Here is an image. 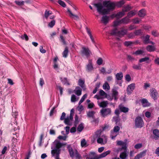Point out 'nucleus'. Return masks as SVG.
<instances>
[{"label": "nucleus", "mask_w": 159, "mask_h": 159, "mask_svg": "<svg viewBox=\"0 0 159 159\" xmlns=\"http://www.w3.org/2000/svg\"><path fill=\"white\" fill-rule=\"evenodd\" d=\"M93 5L96 7L98 11L100 14H107L110 11L113 10L115 7L116 5L114 2L110 1H105L101 3L94 4Z\"/></svg>", "instance_id": "nucleus-1"}, {"label": "nucleus", "mask_w": 159, "mask_h": 159, "mask_svg": "<svg viewBox=\"0 0 159 159\" xmlns=\"http://www.w3.org/2000/svg\"><path fill=\"white\" fill-rule=\"evenodd\" d=\"M66 143H61L58 140H56L52 143L51 148V154L52 157L55 156V159H61L59 157L60 148L65 146Z\"/></svg>", "instance_id": "nucleus-2"}, {"label": "nucleus", "mask_w": 159, "mask_h": 159, "mask_svg": "<svg viewBox=\"0 0 159 159\" xmlns=\"http://www.w3.org/2000/svg\"><path fill=\"white\" fill-rule=\"evenodd\" d=\"M102 132L101 130L97 131L93 135V137L95 139H97L98 143L104 144L107 142V138L105 135L102 134Z\"/></svg>", "instance_id": "nucleus-3"}, {"label": "nucleus", "mask_w": 159, "mask_h": 159, "mask_svg": "<svg viewBox=\"0 0 159 159\" xmlns=\"http://www.w3.org/2000/svg\"><path fill=\"white\" fill-rule=\"evenodd\" d=\"M131 9L129 6L125 7L122 10V11L117 13V14L114 13L110 16L112 18L116 17L117 18H119L122 17L125 14V13Z\"/></svg>", "instance_id": "nucleus-4"}, {"label": "nucleus", "mask_w": 159, "mask_h": 159, "mask_svg": "<svg viewBox=\"0 0 159 159\" xmlns=\"http://www.w3.org/2000/svg\"><path fill=\"white\" fill-rule=\"evenodd\" d=\"M68 149L70 155L71 157L72 158L75 157L76 159H81L80 155L79 154L76 149H73L70 147H68Z\"/></svg>", "instance_id": "nucleus-5"}, {"label": "nucleus", "mask_w": 159, "mask_h": 159, "mask_svg": "<svg viewBox=\"0 0 159 159\" xmlns=\"http://www.w3.org/2000/svg\"><path fill=\"white\" fill-rule=\"evenodd\" d=\"M150 95L151 98L154 100H157L159 97L157 91L154 88H152L150 89Z\"/></svg>", "instance_id": "nucleus-6"}, {"label": "nucleus", "mask_w": 159, "mask_h": 159, "mask_svg": "<svg viewBox=\"0 0 159 159\" xmlns=\"http://www.w3.org/2000/svg\"><path fill=\"white\" fill-rule=\"evenodd\" d=\"M135 125L136 127L141 128L144 125L143 119L140 117H137L135 120Z\"/></svg>", "instance_id": "nucleus-7"}, {"label": "nucleus", "mask_w": 159, "mask_h": 159, "mask_svg": "<svg viewBox=\"0 0 159 159\" xmlns=\"http://www.w3.org/2000/svg\"><path fill=\"white\" fill-rule=\"evenodd\" d=\"M111 111L110 109L107 108L102 109L100 111L101 115L103 117H105L111 114Z\"/></svg>", "instance_id": "nucleus-8"}, {"label": "nucleus", "mask_w": 159, "mask_h": 159, "mask_svg": "<svg viewBox=\"0 0 159 159\" xmlns=\"http://www.w3.org/2000/svg\"><path fill=\"white\" fill-rule=\"evenodd\" d=\"M127 147H123V149L124 151L120 153V157L121 159H126L128 155L129 152L127 151Z\"/></svg>", "instance_id": "nucleus-9"}, {"label": "nucleus", "mask_w": 159, "mask_h": 159, "mask_svg": "<svg viewBox=\"0 0 159 159\" xmlns=\"http://www.w3.org/2000/svg\"><path fill=\"white\" fill-rule=\"evenodd\" d=\"M90 53L91 52L88 48L85 47L82 48L81 54L82 56H85L88 57L90 56Z\"/></svg>", "instance_id": "nucleus-10"}, {"label": "nucleus", "mask_w": 159, "mask_h": 159, "mask_svg": "<svg viewBox=\"0 0 159 159\" xmlns=\"http://www.w3.org/2000/svg\"><path fill=\"white\" fill-rule=\"evenodd\" d=\"M107 95V93L104 91L101 90L99 92V95H96L94 97L98 99H99L105 98Z\"/></svg>", "instance_id": "nucleus-11"}, {"label": "nucleus", "mask_w": 159, "mask_h": 159, "mask_svg": "<svg viewBox=\"0 0 159 159\" xmlns=\"http://www.w3.org/2000/svg\"><path fill=\"white\" fill-rule=\"evenodd\" d=\"M73 120V117L72 116H67L66 117L65 119L64 123L68 125H71Z\"/></svg>", "instance_id": "nucleus-12"}, {"label": "nucleus", "mask_w": 159, "mask_h": 159, "mask_svg": "<svg viewBox=\"0 0 159 159\" xmlns=\"http://www.w3.org/2000/svg\"><path fill=\"white\" fill-rule=\"evenodd\" d=\"M94 70L93 64L91 60H89L88 64L86 66V70L89 72H90Z\"/></svg>", "instance_id": "nucleus-13"}, {"label": "nucleus", "mask_w": 159, "mask_h": 159, "mask_svg": "<svg viewBox=\"0 0 159 159\" xmlns=\"http://www.w3.org/2000/svg\"><path fill=\"white\" fill-rule=\"evenodd\" d=\"M135 88V84L134 83L129 85L127 89V92L128 94L131 93L133 90Z\"/></svg>", "instance_id": "nucleus-14"}, {"label": "nucleus", "mask_w": 159, "mask_h": 159, "mask_svg": "<svg viewBox=\"0 0 159 159\" xmlns=\"http://www.w3.org/2000/svg\"><path fill=\"white\" fill-rule=\"evenodd\" d=\"M117 145H118L122 146L121 148H118L116 150V152H119L123 149V147H127V144L125 142H122L121 141H116Z\"/></svg>", "instance_id": "nucleus-15"}, {"label": "nucleus", "mask_w": 159, "mask_h": 159, "mask_svg": "<svg viewBox=\"0 0 159 159\" xmlns=\"http://www.w3.org/2000/svg\"><path fill=\"white\" fill-rule=\"evenodd\" d=\"M67 12L68 13L69 16L71 18H73L75 20H77L79 19V16L76 15L73 13L70 9L68 8H67Z\"/></svg>", "instance_id": "nucleus-16"}, {"label": "nucleus", "mask_w": 159, "mask_h": 159, "mask_svg": "<svg viewBox=\"0 0 159 159\" xmlns=\"http://www.w3.org/2000/svg\"><path fill=\"white\" fill-rule=\"evenodd\" d=\"M141 102L143 106L144 107H149L150 105V103L146 99H142L141 100Z\"/></svg>", "instance_id": "nucleus-17"}, {"label": "nucleus", "mask_w": 159, "mask_h": 159, "mask_svg": "<svg viewBox=\"0 0 159 159\" xmlns=\"http://www.w3.org/2000/svg\"><path fill=\"white\" fill-rule=\"evenodd\" d=\"M146 151H144L137 155L134 158V159H139L144 156L146 153Z\"/></svg>", "instance_id": "nucleus-18"}, {"label": "nucleus", "mask_w": 159, "mask_h": 159, "mask_svg": "<svg viewBox=\"0 0 159 159\" xmlns=\"http://www.w3.org/2000/svg\"><path fill=\"white\" fill-rule=\"evenodd\" d=\"M109 20V17L108 16H104L102 17L101 19L102 22L105 24H107Z\"/></svg>", "instance_id": "nucleus-19"}, {"label": "nucleus", "mask_w": 159, "mask_h": 159, "mask_svg": "<svg viewBox=\"0 0 159 159\" xmlns=\"http://www.w3.org/2000/svg\"><path fill=\"white\" fill-rule=\"evenodd\" d=\"M98 105L101 107H106L108 104L107 101H104L101 102H98Z\"/></svg>", "instance_id": "nucleus-20"}, {"label": "nucleus", "mask_w": 159, "mask_h": 159, "mask_svg": "<svg viewBox=\"0 0 159 159\" xmlns=\"http://www.w3.org/2000/svg\"><path fill=\"white\" fill-rule=\"evenodd\" d=\"M154 135V138L156 140H157L159 138V131L157 129H154L153 132Z\"/></svg>", "instance_id": "nucleus-21"}, {"label": "nucleus", "mask_w": 159, "mask_h": 159, "mask_svg": "<svg viewBox=\"0 0 159 159\" xmlns=\"http://www.w3.org/2000/svg\"><path fill=\"white\" fill-rule=\"evenodd\" d=\"M111 151L108 150L105 152H104L100 155L98 157V158H101L104 157L110 154L111 153Z\"/></svg>", "instance_id": "nucleus-22"}, {"label": "nucleus", "mask_w": 159, "mask_h": 159, "mask_svg": "<svg viewBox=\"0 0 159 159\" xmlns=\"http://www.w3.org/2000/svg\"><path fill=\"white\" fill-rule=\"evenodd\" d=\"M74 93L78 96H80L81 94L82 90L79 87H77L74 91Z\"/></svg>", "instance_id": "nucleus-23"}, {"label": "nucleus", "mask_w": 159, "mask_h": 159, "mask_svg": "<svg viewBox=\"0 0 159 159\" xmlns=\"http://www.w3.org/2000/svg\"><path fill=\"white\" fill-rule=\"evenodd\" d=\"M78 84L84 90L85 89V87L84 85V81L81 79L79 80L78 81Z\"/></svg>", "instance_id": "nucleus-24"}, {"label": "nucleus", "mask_w": 159, "mask_h": 159, "mask_svg": "<svg viewBox=\"0 0 159 159\" xmlns=\"http://www.w3.org/2000/svg\"><path fill=\"white\" fill-rule=\"evenodd\" d=\"M146 49L148 52H153L155 50V47L154 46L148 45Z\"/></svg>", "instance_id": "nucleus-25"}, {"label": "nucleus", "mask_w": 159, "mask_h": 159, "mask_svg": "<svg viewBox=\"0 0 159 159\" xmlns=\"http://www.w3.org/2000/svg\"><path fill=\"white\" fill-rule=\"evenodd\" d=\"M112 97L113 98H114L116 100L117 99V96L118 95V92L115 89H112Z\"/></svg>", "instance_id": "nucleus-26"}, {"label": "nucleus", "mask_w": 159, "mask_h": 159, "mask_svg": "<svg viewBox=\"0 0 159 159\" xmlns=\"http://www.w3.org/2000/svg\"><path fill=\"white\" fill-rule=\"evenodd\" d=\"M142 64L139 63L138 64H134L133 65L132 68L135 70H140L141 69Z\"/></svg>", "instance_id": "nucleus-27"}, {"label": "nucleus", "mask_w": 159, "mask_h": 159, "mask_svg": "<svg viewBox=\"0 0 159 159\" xmlns=\"http://www.w3.org/2000/svg\"><path fill=\"white\" fill-rule=\"evenodd\" d=\"M119 108L121 111L124 112H127L129 110L128 108L125 107L122 105L119 106Z\"/></svg>", "instance_id": "nucleus-28"}, {"label": "nucleus", "mask_w": 159, "mask_h": 159, "mask_svg": "<svg viewBox=\"0 0 159 159\" xmlns=\"http://www.w3.org/2000/svg\"><path fill=\"white\" fill-rule=\"evenodd\" d=\"M146 14V12L145 9H142L139 11L138 15L140 17H143Z\"/></svg>", "instance_id": "nucleus-29"}, {"label": "nucleus", "mask_w": 159, "mask_h": 159, "mask_svg": "<svg viewBox=\"0 0 159 159\" xmlns=\"http://www.w3.org/2000/svg\"><path fill=\"white\" fill-rule=\"evenodd\" d=\"M86 30L87 32V33L89 35L90 38L92 42L93 43H94V39L91 34V33L90 31V30L87 28H86Z\"/></svg>", "instance_id": "nucleus-30"}, {"label": "nucleus", "mask_w": 159, "mask_h": 159, "mask_svg": "<svg viewBox=\"0 0 159 159\" xmlns=\"http://www.w3.org/2000/svg\"><path fill=\"white\" fill-rule=\"evenodd\" d=\"M103 89L106 90H108L110 89V86L107 82H105L102 86Z\"/></svg>", "instance_id": "nucleus-31"}, {"label": "nucleus", "mask_w": 159, "mask_h": 159, "mask_svg": "<svg viewBox=\"0 0 159 159\" xmlns=\"http://www.w3.org/2000/svg\"><path fill=\"white\" fill-rule=\"evenodd\" d=\"M136 13V11H132L129 12L127 15L128 18H130L134 16Z\"/></svg>", "instance_id": "nucleus-32"}, {"label": "nucleus", "mask_w": 159, "mask_h": 159, "mask_svg": "<svg viewBox=\"0 0 159 159\" xmlns=\"http://www.w3.org/2000/svg\"><path fill=\"white\" fill-rule=\"evenodd\" d=\"M52 12L51 11H46L45 12L44 16L47 19H48L49 18V16L52 15Z\"/></svg>", "instance_id": "nucleus-33"}, {"label": "nucleus", "mask_w": 159, "mask_h": 159, "mask_svg": "<svg viewBox=\"0 0 159 159\" xmlns=\"http://www.w3.org/2000/svg\"><path fill=\"white\" fill-rule=\"evenodd\" d=\"M123 77V74L122 72L117 73L116 75V78L117 80H120L122 79Z\"/></svg>", "instance_id": "nucleus-34"}, {"label": "nucleus", "mask_w": 159, "mask_h": 159, "mask_svg": "<svg viewBox=\"0 0 159 159\" xmlns=\"http://www.w3.org/2000/svg\"><path fill=\"white\" fill-rule=\"evenodd\" d=\"M68 50L67 47L65 48V50L63 51L62 55L63 57L66 58L67 57L68 54Z\"/></svg>", "instance_id": "nucleus-35"}, {"label": "nucleus", "mask_w": 159, "mask_h": 159, "mask_svg": "<svg viewBox=\"0 0 159 159\" xmlns=\"http://www.w3.org/2000/svg\"><path fill=\"white\" fill-rule=\"evenodd\" d=\"M144 53L143 51L141 50H138L135 52H134L133 53V54H135L136 55H138L142 54Z\"/></svg>", "instance_id": "nucleus-36"}, {"label": "nucleus", "mask_w": 159, "mask_h": 159, "mask_svg": "<svg viewBox=\"0 0 159 159\" xmlns=\"http://www.w3.org/2000/svg\"><path fill=\"white\" fill-rule=\"evenodd\" d=\"M79 99V98H76V96L74 95L73 94L71 97V101L72 102H75L77 101H78Z\"/></svg>", "instance_id": "nucleus-37"}, {"label": "nucleus", "mask_w": 159, "mask_h": 159, "mask_svg": "<svg viewBox=\"0 0 159 159\" xmlns=\"http://www.w3.org/2000/svg\"><path fill=\"white\" fill-rule=\"evenodd\" d=\"M87 96V94H84L81 98L79 102V105L82 102H83L84 100L86 98Z\"/></svg>", "instance_id": "nucleus-38"}, {"label": "nucleus", "mask_w": 159, "mask_h": 159, "mask_svg": "<svg viewBox=\"0 0 159 159\" xmlns=\"http://www.w3.org/2000/svg\"><path fill=\"white\" fill-rule=\"evenodd\" d=\"M125 3V1L124 0H121L120 1L116 3V5L119 7H121Z\"/></svg>", "instance_id": "nucleus-39"}, {"label": "nucleus", "mask_w": 159, "mask_h": 159, "mask_svg": "<svg viewBox=\"0 0 159 159\" xmlns=\"http://www.w3.org/2000/svg\"><path fill=\"white\" fill-rule=\"evenodd\" d=\"M150 36L149 35H147L143 38V41L145 43H148L149 42V39Z\"/></svg>", "instance_id": "nucleus-40"}, {"label": "nucleus", "mask_w": 159, "mask_h": 159, "mask_svg": "<svg viewBox=\"0 0 159 159\" xmlns=\"http://www.w3.org/2000/svg\"><path fill=\"white\" fill-rule=\"evenodd\" d=\"M81 145L82 147H85L87 146V143L84 139H83L81 142Z\"/></svg>", "instance_id": "nucleus-41"}, {"label": "nucleus", "mask_w": 159, "mask_h": 159, "mask_svg": "<svg viewBox=\"0 0 159 159\" xmlns=\"http://www.w3.org/2000/svg\"><path fill=\"white\" fill-rule=\"evenodd\" d=\"M95 153L94 152H91L89 154V157L88 159H95Z\"/></svg>", "instance_id": "nucleus-42"}, {"label": "nucleus", "mask_w": 159, "mask_h": 159, "mask_svg": "<svg viewBox=\"0 0 159 159\" xmlns=\"http://www.w3.org/2000/svg\"><path fill=\"white\" fill-rule=\"evenodd\" d=\"M122 23H127L129 21V19L128 17H126L121 20Z\"/></svg>", "instance_id": "nucleus-43"}, {"label": "nucleus", "mask_w": 159, "mask_h": 159, "mask_svg": "<svg viewBox=\"0 0 159 159\" xmlns=\"http://www.w3.org/2000/svg\"><path fill=\"white\" fill-rule=\"evenodd\" d=\"M118 133L114 131H112L111 133V137L112 139H114L117 135Z\"/></svg>", "instance_id": "nucleus-44"}, {"label": "nucleus", "mask_w": 159, "mask_h": 159, "mask_svg": "<svg viewBox=\"0 0 159 159\" xmlns=\"http://www.w3.org/2000/svg\"><path fill=\"white\" fill-rule=\"evenodd\" d=\"M149 60V58L148 57H145L140 59L139 60V62L140 63H142V62H145Z\"/></svg>", "instance_id": "nucleus-45"}, {"label": "nucleus", "mask_w": 159, "mask_h": 159, "mask_svg": "<svg viewBox=\"0 0 159 159\" xmlns=\"http://www.w3.org/2000/svg\"><path fill=\"white\" fill-rule=\"evenodd\" d=\"M95 113V112L93 111H91L89 112L87 115L89 117L93 118Z\"/></svg>", "instance_id": "nucleus-46"}, {"label": "nucleus", "mask_w": 159, "mask_h": 159, "mask_svg": "<svg viewBox=\"0 0 159 159\" xmlns=\"http://www.w3.org/2000/svg\"><path fill=\"white\" fill-rule=\"evenodd\" d=\"M84 128L83 124H81L78 126L77 128V131L80 132L82 131Z\"/></svg>", "instance_id": "nucleus-47"}, {"label": "nucleus", "mask_w": 159, "mask_h": 159, "mask_svg": "<svg viewBox=\"0 0 159 159\" xmlns=\"http://www.w3.org/2000/svg\"><path fill=\"white\" fill-rule=\"evenodd\" d=\"M55 23V21L54 20H52L50 22H49L48 24V26L52 28L53 26Z\"/></svg>", "instance_id": "nucleus-48"}, {"label": "nucleus", "mask_w": 159, "mask_h": 159, "mask_svg": "<svg viewBox=\"0 0 159 159\" xmlns=\"http://www.w3.org/2000/svg\"><path fill=\"white\" fill-rule=\"evenodd\" d=\"M121 23H122L121 21V20H116L114 22L113 25L114 27H116V26L119 25Z\"/></svg>", "instance_id": "nucleus-49"}, {"label": "nucleus", "mask_w": 159, "mask_h": 159, "mask_svg": "<svg viewBox=\"0 0 159 159\" xmlns=\"http://www.w3.org/2000/svg\"><path fill=\"white\" fill-rule=\"evenodd\" d=\"M58 2L60 5L63 7H66V4L65 2L61 0H58Z\"/></svg>", "instance_id": "nucleus-50"}, {"label": "nucleus", "mask_w": 159, "mask_h": 159, "mask_svg": "<svg viewBox=\"0 0 159 159\" xmlns=\"http://www.w3.org/2000/svg\"><path fill=\"white\" fill-rule=\"evenodd\" d=\"M134 43L130 41L125 42L124 43L125 45L126 46H132V45L134 44Z\"/></svg>", "instance_id": "nucleus-51"}, {"label": "nucleus", "mask_w": 159, "mask_h": 159, "mask_svg": "<svg viewBox=\"0 0 159 159\" xmlns=\"http://www.w3.org/2000/svg\"><path fill=\"white\" fill-rule=\"evenodd\" d=\"M20 38L22 39H25L26 41H28V40L29 38L28 36L26 34H24L23 35H21L20 37Z\"/></svg>", "instance_id": "nucleus-52"}, {"label": "nucleus", "mask_w": 159, "mask_h": 159, "mask_svg": "<svg viewBox=\"0 0 159 159\" xmlns=\"http://www.w3.org/2000/svg\"><path fill=\"white\" fill-rule=\"evenodd\" d=\"M152 34L155 37H157L159 35V33L156 30H153L152 32Z\"/></svg>", "instance_id": "nucleus-53"}, {"label": "nucleus", "mask_w": 159, "mask_h": 159, "mask_svg": "<svg viewBox=\"0 0 159 159\" xmlns=\"http://www.w3.org/2000/svg\"><path fill=\"white\" fill-rule=\"evenodd\" d=\"M145 115L147 118H150L151 116V113L149 111H147L145 112Z\"/></svg>", "instance_id": "nucleus-54"}, {"label": "nucleus", "mask_w": 159, "mask_h": 159, "mask_svg": "<svg viewBox=\"0 0 159 159\" xmlns=\"http://www.w3.org/2000/svg\"><path fill=\"white\" fill-rule=\"evenodd\" d=\"M61 81L64 84H69L68 81L66 78H64L61 79Z\"/></svg>", "instance_id": "nucleus-55"}, {"label": "nucleus", "mask_w": 159, "mask_h": 159, "mask_svg": "<svg viewBox=\"0 0 159 159\" xmlns=\"http://www.w3.org/2000/svg\"><path fill=\"white\" fill-rule=\"evenodd\" d=\"M142 146V144L138 143L136 144L134 146V148L136 149L140 148Z\"/></svg>", "instance_id": "nucleus-56"}, {"label": "nucleus", "mask_w": 159, "mask_h": 159, "mask_svg": "<svg viewBox=\"0 0 159 159\" xmlns=\"http://www.w3.org/2000/svg\"><path fill=\"white\" fill-rule=\"evenodd\" d=\"M43 134H42L40 136V142H39V145L40 146H41L42 143H43Z\"/></svg>", "instance_id": "nucleus-57"}, {"label": "nucleus", "mask_w": 159, "mask_h": 159, "mask_svg": "<svg viewBox=\"0 0 159 159\" xmlns=\"http://www.w3.org/2000/svg\"><path fill=\"white\" fill-rule=\"evenodd\" d=\"M102 62L103 60L101 58H100L97 61V63L98 65H100L102 64Z\"/></svg>", "instance_id": "nucleus-58"}, {"label": "nucleus", "mask_w": 159, "mask_h": 159, "mask_svg": "<svg viewBox=\"0 0 159 159\" xmlns=\"http://www.w3.org/2000/svg\"><path fill=\"white\" fill-rule=\"evenodd\" d=\"M140 21V20L138 18H136L133 20V23L134 24H138Z\"/></svg>", "instance_id": "nucleus-59"}, {"label": "nucleus", "mask_w": 159, "mask_h": 159, "mask_svg": "<svg viewBox=\"0 0 159 159\" xmlns=\"http://www.w3.org/2000/svg\"><path fill=\"white\" fill-rule=\"evenodd\" d=\"M119 130L120 127L118 126H117L114 127L113 131L118 133V132L119 131Z\"/></svg>", "instance_id": "nucleus-60"}, {"label": "nucleus", "mask_w": 159, "mask_h": 159, "mask_svg": "<svg viewBox=\"0 0 159 159\" xmlns=\"http://www.w3.org/2000/svg\"><path fill=\"white\" fill-rule=\"evenodd\" d=\"M39 84L41 87H42L44 84V81L42 78H40V79Z\"/></svg>", "instance_id": "nucleus-61"}, {"label": "nucleus", "mask_w": 159, "mask_h": 159, "mask_svg": "<svg viewBox=\"0 0 159 159\" xmlns=\"http://www.w3.org/2000/svg\"><path fill=\"white\" fill-rule=\"evenodd\" d=\"M15 2L17 5H21L24 4V2L23 1H15Z\"/></svg>", "instance_id": "nucleus-62"}, {"label": "nucleus", "mask_w": 159, "mask_h": 159, "mask_svg": "<svg viewBox=\"0 0 159 159\" xmlns=\"http://www.w3.org/2000/svg\"><path fill=\"white\" fill-rule=\"evenodd\" d=\"M150 86V84L147 83H144L143 88L145 89H146L147 88H149Z\"/></svg>", "instance_id": "nucleus-63"}, {"label": "nucleus", "mask_w": 159, "mask_h": 159, "mask_svg": "<svg viewBox=\"0 0 159 159\" xmlns=\"http://www.w3.org/2000/svg\"><path fill=\"white\" fill-rule=\"evenodd\" d=\"M79 105L77 108L78 110L80 111H81L83 110L84 107L82 105H80V104Z\"/></svg>", "instance_id": "nucleus-64"}]
</instances>
